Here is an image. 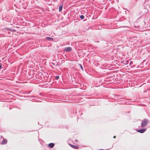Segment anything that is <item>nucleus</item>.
<instances>
[{"label":"nucleus","instance_id":"obj_4","mask_svg":"<svg viewBox=\"0 0 150 150\" xmlns=\"http://www.w3.org/2000/svg\"><path fill=\"white\" fill-rule=\"evenodd\" d=\"M69 145H70V146H71L73 148L76 149H78L79 148V147L77 146H74L71 144H69Z\"/></svg>","mask_w":150,"mask_h":150},{"label":"nucleus","instance_id":"obj_14","mask_svg":"<svg viewBox=\"0 0 150 150\" xmlns=\"http://www.w3.org/2000/svg\"><path fill=\"white\" fill-rule=\"evenodd\" d=\"M113 138H116V136H114L113 137Z\"/></svg>","mask_w":150,"mask_h":150},{"label":"nucleus","instance_id":"obj_13","mask_svg":"<svg viewBox=\"0 0 150 150\" xmlns=\"http://www.w3.org/2000/svg\"><path fill=\"white\" fill-rule=\"evenodd\" d=\"M1 67H2V66H1V64L0 65V69H1Z\"/></svg>","mask_w":150,"mask_h":150},{"label":"nucleus","instance_id":"obj_2","mask_svg":"<svg viewBox=\"0 0 150 150\" xmlns=\"http://www.w3.org/2000/svg\"><path fill=\"white\" fill-rule=\"evenodd\" d=\"M72 50V48L70 47H66L64 48V51L66 52H69L71 51Z\"/></svg>","mask_w":150,"mask_h":150},{"label":"nucleus","instance_id":"obj_11","mask_svg":"<svg viewBox=\"0 0 150 150\" xmlns=\"http://www.w3.org/2000/svg\"><path fill=\"white\" fill-rule=\"evenodd\" d=\"M81 69L82 70H83V67H82V66L81 65Z\"/></svg>","mask_w":150,"mask_h":150},{"label":"nucleus","instance_id":"obj_8","mask_svg":"<svg viewBox=\"0 0 150 150\" xmlns=\"http://www.w3.org/2000/svg\"><path fill=\"white\" fill-rule=\"evenodd\" d=\"M62 7H63L62 5L59 6V11H61L62 10Z\"/></svg>","mask_w":150,"mask_h":150},{"label":"nucleus","instance_id":"obj_7","mask_svg":"<svg viewBox=\"0 0 150 150\" xmlns=\"http://www.w3.org/2000/svg\"><path fill=\"white\" fill-rule=\"evenodd\" d=\"M6 143L7 141L6 139H5L2 142L1 144H5Z\"/></svg>","mask_w":150,"mask_h":150},{"label":"nucleus","instance_id":"obj_10","mask_svg":"<svg viewBox=\"0 0 150 150\" xmlns=\"http://www.w3.org/2000/svg\"><path fill=\"white\" fill-rule=\"evenodd\" d=\"M59 76H57L56 77V79H59Z\"/></svg>","mask_w":150,"mask_h":150},{"label":"nucleus","instance_id":"obj_9","mask_svg":"<svg viewBox=\"0 0 150 150\" xmlns=\"http://www.w3.org/2000/svg\"><path fill=\"white\" fill-rule=\"evenodd\" d=\"M80 18L81 19H83L84 18V16L83 15H81L80 16Z\"/></svg>","mask_w":150,"mask_h":150},{"label":"nucleus","instance_id":"obj_5","mask_svg":"<svg viewBox=\"0 0 150 150\" xmlns=\"http://www.w3.org/2000/svg\"><path fill=\"white\" fill-rule=\"evenodd\" d=\"M54 144L53 143H51L48 144V146L49 147L51 148H53L54 146Z\"/></svg>","mask_w":150,"mask_h":150},{"label":"nucleus","instance_id":"obj_3","mask_svg":"<svg viewBox=\"0 0 150 150\" xmlns=\"http://www.w3.org/2000/svg\"><path fill=\"white\" fill-rule=\"evenodd\" d=\"M146 129H141L137 130V131L140 133H142L146 130Z\"/></svg>","mask_w":150,"mask_h":150},{"label":"nucleus","instance_id":"obj_6","mask_svg":"<svg viewBox=\"0 0 150 150\" xmlns=\"http://www.w3.org/2000/svg\"><path fill=\"white\" fill-rule=\"evenodd\" d=\"M46 39L49 41H52L54 40V39L50 37H47L46 38Z\"/></svg>","mask_w":150,"mask_h":150},{"label":"nucleus","instance_id":"obj_12","mask_svg":"<svg viewBox=\"0 0 150 150\" xmlns=\"http://www.w3.org/2000/svg\"><path fill=\"white\" fill-rule=\"evenodd\" d=\"M11 31H15V30H14V29H13V30H11Z\"/></svg>","mask_w":150,"mask_h":150},{"label":"nucleus","instance_id":"obj_1","mask_svg":"<svg viewBox=\"0 0 150 150\" xmlns=\"http://www.w3.org/2000/svg\"><path fill=\"white\" fill-rule=\"evenodd\" d=\"M149 120L146 119H144L143 120L141 123L142 127H145L148 124Z\"/></svg>","mask_w":150,"mask_h":150}]
</instances>
